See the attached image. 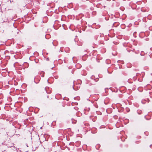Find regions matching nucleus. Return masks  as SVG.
I'll return each instance as SVG.
<instances>
[{
	"label": "nucleus",
	"mask_w": 152,
	"mask_h": 152,
	"mask_svg": "<svg viewBox=\"0 0 152 152\" xmlns=\"http://www.w3.org/2000/svg\"><path fill=\"white\" fill-rule=\"evenodd\" d=\"M44 91L46 93V91H45V89L44 90Z\"/></svg>",
	"instance_id": "nucleus-1"
}]
</instances>
